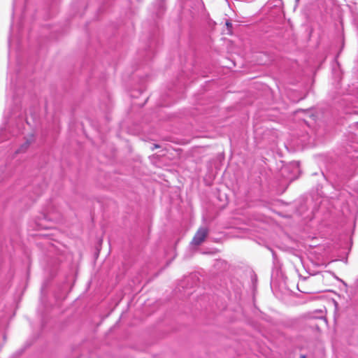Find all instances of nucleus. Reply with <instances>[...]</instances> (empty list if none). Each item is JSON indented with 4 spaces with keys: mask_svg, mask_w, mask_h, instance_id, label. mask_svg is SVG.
<instances>
[{
    "mask_svg": "<svg viewBox=\"0 0 358 358\" xmlns=\"http://www.w3.org/2000/svg\"><path fill=\"white\" fill-rule=\"evenodd\" d=\"M27 0H14L13 7V22L8 39V73L9 86H17L15 71H18L20 56L18 53L23 27L27 21Z\"/></svg>",
    "mask_w": 358,
    "mask_h": 358,
    "instance_id": "nucleus-1",
    "label": "nucleus"
},
{
    "mask_svg": "<svg viewBox=\"0 0 358 358\" xmlns=\"http://www.w3.org/2000/svg\"><path fill=\"white\" fill-rule=\"evenodd\" d=\"M208 234V229L206 227H201L195 234L191 244L195 246L200 245Z\"/></svg>",
    "mask_w": 358,
    "mask_h": 358,
    "instance_id": "nucleus-2",
    "label": "nucleus"
},
{
    "mask_svg": "<svg viewBox=\"0 0 358 358\" xmlns=\"http://www.w3.org/2000/svg\"><path fill=\"white\" fill-rule=\"evenodd\" d=\"M16 117L15 114L14 112H11L10 113V117L9 118V120H8V122L6 123L7 125L5 127V128L3 129H0V141H2V136L4 135L3 133L6 131H8L10 133H13V135H15L16 134V132H15V129H11L10 127L13 124V121L14 120V118Z\"/></svg>",
    "mask_w": 358,
    "mask_h": 358,
    "instance_id": "nucleus-3",
    "label": "nucleus"
},
{
    "mask_svg": "<svg viewBox=\"0 0 358 358\" xmlns=\"http://www.w3.org/2000/svg\"><path fill=\"white\" fill-rule=\"evenodd\" d=\"M31 143L30 140H27L26 142L22 144L20 148L16 151V153L24 152Z\"/></svg>",
    "mask_w": 358,
    "mask_h": 358,
    "instance_id": "nucleus-4",
    "label": "nucleus"
},
{
    "mask_svg": "<svg viewBox=\"0 0 358 358\" xmlns=\"http://www.w3.org/2000/svg\"><path fill=\"white\" fill-rule=\"evenodd\" d=\"M226 26L227 27V29H229V31L230 32V29L232 27V24L229 21H227Z\"/></svg>",
    "mask_w": 358,
    "mask_h": 358,
    "instance_id": "nucleus-5",
    "label": "nucleus"
},
{
    "mask_svg": "<svg viewBox=\"0 0 358 358\" xmlns=\"http://www.w3.org/2000/svg\"><path fill=\"white\" fill-rule=\"evenodd\" d=\"M17 130L18 132L20 131V127L18 125H17Z\"/></svg>",
    "mask_w": 358,
    "mask_h": 358,
    "instance_id": "nucleus-6",
    "label": "nucleus"
},
{
    "mask_svg": "<svg viewBox=\"0 0 358 358\" xmlns=\"http://www.w3.org/2000/svg\"><path fill=\"white\" fill-rule=\"evenodd\" d=\"M300 358H306L305 355H301Z\"/></svg>",
    "mask_w": 358,
    "mask_h": 358,
    "instance_id": "nucleus-7",
    "label": "nucleus"
},
{
    "mask_svg": "<svg viewBox=\"0 0 358 358\" xmlns=\"http://www.w3.org/2000/svg\"><path fill=\"white\" fill-rule=\"evenodd\" d=\"M26 123H27V124H29V122L28 120H26Z\"/></svg>",
    "mask_w": 358,
    "mask_h": 358,
    "instance_id": "nucleus-8",
    "label": "nucleus"
},
{
    "mask_svg": "<svg viewBox=\"0 0 358 358\" xmlns=\"http://www.w3.org/2000/svg\"><path fill=\"white\" fill-rule=\"evenodd\" d=\"M296 1H298L299 0H296Z\"/></svg>",
    "mask_w": 358,
    "mask_h": 358,
    "instance_id": "nucleus-9",
    "label": "nucleus"
}]
</instances>
